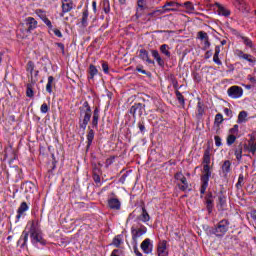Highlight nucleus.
I'll use <instances>...</instances> for the list:
<instances>
[{
	"mask_svg": "<svg viewBox=\"0 0 256 256\" xmlns=\"http://www.w3.org/2000/svg\"><path fill=\"white\" fill-rule=\"evenodd\" d=\"M108 207L110 209H114L115 211H119L121 209V201L117 198H111L108 200Z\"/></svg>",
	"mask_w": 256,
	"mask_h": 256,
	"instance_id": "dca6fc26",
	"label": "nucleus"
},
{
	"mask_svg": "<svg viewBox=\"0 0 256 256\" xmlns=\"http://www.w3.org/2000/svg\"><path fill=\"white\" fill-rule=\"evenodd\" d=\"M20 241H23L22 243L23 246L27 245V241H29V232L23 231Z\"/></svg>",
	"mask_w": 256,
	"mask_h": 256,
	"instance_id": "f704fd0d",
	"label": "nucleus"
},
{
	"mask_svg": "<svg viewBox=\"0 0 256 256\" xmlns=\"http://www.w3.org/2000/svg\"><path fill=\"white\" fill-rule=\"evenodd\" d=\"M22 189H24L25 193H35L37 191V187L32 182L24 183Z\"/></svg>",
	"mask_w": 256,
	"mask_h": 256,
	"instance_id": "6ab92c4d",
	"label": "nucleus"
},
{
	"mask_svg": "<svg viewBox=\"0 0 256 256\" xmlns=\"http://www.w3.org/2000/svg\"><path fill=\"white\" fill-rule=\"evenodd\" d=\"M221 53V47L220 46H216L215 47V53L214 55H219Z\"/></svg>",
	"mask_w": 256,
	"mask_h": 256,
	"instance_id": "13d9d810",
	"label": "nucleus"
},
{
	"mask_svg": "<svg viewBox=\"0 0 256 256\" xmlns=\"http://www.w3.org/2000/svg\"><path fill=\"white\" fill-rule=\"evenodd\" d=\"M230 135H239V125L235 124L230 130H229Z\"/></svg>",
	"mask_w": 256,
	"mask_h": 256,
	"instance_id": "58836bf2",
	"label": "nucleus"
},
{
	"mask_svg": "<svg viewBox=\"0 0 256 256\" xmlns=\"http://www.w3.org/2000/svg\"><path fill=\"white\" fill-rule=\"evenodd\" d=\"M234 155L237 159V161H241L242 157H243V148L241 146H238V148H236Z\"/></svg>",
	"mask_w": 256,
	"mask_h": 256,
	"instance_id": "2f4dec72",
	"label": "nucleus"
},
{
	"mask_svg": "<svg viewBox=\"0 0 256 256\" xmlns=\"http://www.w3.org/2000/svg\"><path fill=\"white\" fill-rule=\"evenodd\" d=\"M160 51L166 57H171V52L169 51V46L167 44H163L162 46H160Z\"/></svg>",
	"mask_w": 256,
	"mask_h": 256,
	"instance_id": "c85d7f7f",
	"label": "nucleus"
},
{
	"mask_svg": "<svg viewBox=\"0 0 256 256\" xmlns=\"http://www.w3.org/2000/svg\"><path fill=\"white\" fill-rule=\"evenodd\" d=\"M221 45H227V40H222Z\"/></svg>",
	"mask_w": 256,
	"mask_h": 256,
	"instance_id": "774afa93",
	"label": "nucleus"
},
{
	"mask_svg": "<svg viewBox=\"0 0 256 256\" xmlns=\"http://www.w3.org/2000/svg\"><path fill=\"white\" fill-rule=\"evenodd\" d=\"M244 149L246 151H248L249 153H252V155H255V153H256V133L250 135L248 144L244 146Z\"/></svg>",
	"mask_w": 256,
	"mask_h": 256,
	"instance_id": "39448f33",
	"label": "nucleus"
},
{
	"mask_svg": "<svg viewBox=\"0 0 256 256\" xmlns=\"http://www.w3.org/2000/svg\"><path fill=\"white\" fill-rule=\"evenodd\" d=\"M73 9V0H62V13L60 17H63L65 13H69Z\"/></svg>",
	"mask_w": 256,
	"mask_h": 256,
	"instance_id": "9b49d317",
	"label": "nucleus"
},
{
	"mask_svg": "<svg viewBox=\"0 0 256 256\" xmlns=\"http://www.w3.org/2000/svg\"><path fill=\"white\" fill-rule=\"evenodd\" d=\"M26 71H27V73H29L31 81L33 83H37V75H39V71H35V63H33V61H29L27 63ZM33 72H34V74H33Z\"/></svg>",
	"mask_w": 256,
	"mask_h": 256,
	"instance_id": "20e7f679",
	"label": "nucleus"
},
{
	"mask_svg": "<svg viewBox=\"0 0 256 256\" xmlns=\"http://www.w3.org/2000/svg\"><path fill=\"white\" fill-rule=\"evenodd\" d=\"M102 69H103L104 73H109V64H107L106 62H103Z\"/></svg>",
	"mask_w": 256,
	"mask_h": 256,
	"instance_id": "603ef678",
	"label": "nucleus"
},
{
	"mask_svg": "<svg viewBox=\"0 0 256 256\" xmlns=\"http://www.w3.org/2000/svg\"><path fill=\"white\" fill-rule=\"evenodd\" d=\"M87 19H89V11L85 10L82 13L81 22L78 23L79 27H82V29H85V27H87V25H89V23L87 22Z\"/></svg>",
	"mask_w": 256,
	"mask_h": 256,
	"instance_id": "5701e85b",
	"label": "nucleus"
},
{
	"mask_svg": "<svg viewBox=\"0 0 256 256\" xmlns=\"http://www.w3.org/2000/svg\"><path fill=\"white\" fill-rule=\"evenodd\" d=\"M26 25L28 26V31H33V29H37V20L33 17L26 18Z\"/></svg>",
	"mask_w": 256,
	"mask_h": 256,
	"instance_id": "4be33fe9",
	"label": "nucleus"
},
{
	"mask_svg": "<svg viewBox=\"0 0 256 256\" xmlns=\"http://www.w3.org/2000/svg\"><path fill=\"white\" fill-rule=\"evenodd\" d=\"M175 180L180 181V183H182L179 185V189L181 191H187V189H189V183L187 182V178H185V175H183V173L181 172L176 173Z\"/></svg>",
	"mask_w": 256,
	"mask_h": 256,
	"instance_id": "423d86ee",
	"label": "nucleus"
},
{
	"mask_svg": "<svg viewBox=\"0 0 256 256\" xmlns=\"http://www.w3.org/2000/svg\"><path fill=\"white\" fill-rule=\"evenodd\" d=\"M138 127H139V129H140L141 132L145 131V125L139 123V124H138Z\"/></svg>",
	"mask_w": 256,
	"mask_h": 256,
	"instance_id": "e2e57ef3",
	"label": "nucleus"
},
{
	"mask_svg": "<svg viewBox=\"0 0 256 256\" xmlns=\"http://www.w3.org/2000/svg\"><path fill=\"white\" fill-rule=\"evenodd\" d=\"M223 121H224L223 114H221V113L216 114L215 119H214V125L219 127V125H221V123H223Z\"/></svg>",
	"mask_w": 256,
	"mask_h": 256,
	"instance_id": "473e14b6",
	"label": "nucleus"
},
{
	"mask_svg": "<svg viewBox=\"0 0 256 256\" xmlns=\"http://www.w3.org/2000/svg\"><path fill=\"white\" fill-rule=\"evenodd\" d=\"M203 171L201 182L202 186L200 189V193L203 195L205 191H207V187H209V177H211V150L207 149L203 155Z\"/></svg>",
	"mask_w": 256,
	"mask_h": 256,
	"instance_id": "f257e3e1",
	"label": "nucleus"
},
{
	"mask_svg": "<svg viewBox=\"0 0 256 256\" xmlns=\"http://www.w3.org/2000/svg\"><path fill=\"white\" fill-rule=\"evenodd\" d=\"M30 237L32 239V243H43V237H41V232L37 229L35 222H31L30 224Z\"/></svg>",
	"mask_w": 256,
	"mask_h": 256,
	"instance_id": "7ed1b4c3",
	"label": "nucleus"
},
{
	"mask_svg": "<svg viewBox=\"0 0 256 256\" xmlns=\"http://www.w3.org/2000/svg\"><path fill=\"white\" fill-rule=\"evenodd\" d=\"M27 97H33V89L28 86L27 91H26Z\"/></svg>",
	"mask_w": 256,
	"mask_h": 256,
	"instance_id": "5fc2aeb1",
	"label": "nucleus"
},
{
	"mask_svg": "<svg viewBox=\"0 0 256 256\" xmlns=\"http://www.w3.org/2000/svg\"><path fill=\"white\" fill-rule=\"evenodd\" d=\"M92 7H93L94 13H97V2L93 1L92 2Z\"/></svg>",
	"mask_w": 256,
	"mask_h": 256,
	"instance_id": "680f3d73",
	"label": "nucleus"
},
{
	"mask_svg": "<svg viewBox=\"0 0 256 256\" xmlns=\"http://www.w3.org/2000/svg\"><path fill=\"white\" fill-rule=\"evenodd\" d=\"M243 181H244L243 174H240L239 178H238V182L236 184V187H243Z\"/></svg>",
	"mask_w": 256,
	"mask_h": 256,
	"instance_id": "49530a36",
	"label": "nucleus"
},
{
	"mask_svg": "<svg viewBox=\"0 0 256 256\" xmlns=\"http://www.w3.org/2000/svg\"><path fill=\"white\" fill-rule=\"evenodd\" d=\"M228 95L229 97H232V99H239V97L243 96V88L232 86L228 89Z\"/></svg>",
	"mask_w": 256,
	"mask_h": 256,
	"instance_id": "0eeeda50",
	"label": "nucleus"
},
{
	"mask_svg": "<svg viewBox=\"0 0 256 256\" xmlns=\"http://www.w3.org/2000/svg\"><path fill=\"white\" fill-rule=\"evenodd\" d=\"M181 4L177 2H166L161 8L155 10L152 15H163L165 13H170V11H179Z\"/></svg>",
	"mask_w": 256,
	"mask_h": 256,
	"instance_id": "f03ea898",
	"label": "nucleus"
},
{
	"mask_svg": "<svg viewBox=\"0 0 256 256\" xmlns=\"http://www.w3.org/2000/svg\"><path fill=\"white\" fill-rule=\"evenodd\" d=\"M218 201V207L220 209H223V207L225 206V197L219 196Z\"/></svg>",
	"mask_w": 256,
	"mask_h": 256,
	"instance_id": "c03bdc74",
	"label": "nucleus"
},
{
	"mask_svg": "<svg viewBox=\"0 0 256 256\" xmlns=\"http://www.w3.org/2000/svg\"><path fill=\"white\" fill-rule=\"evenodd\" d=\"M29 211V205H27L26 202H22L17 210V216L16 218L18 220L21 219V217H23V215H25V212Z\"/></svg>",
	"mask_w": 256,
	"mask_h": 256,
	"instance_id": "2eb2a0df",
	"label": "nucleus"
},
{
	"mask_svg": "<svg viewBox=\"0 0 256 256\" xmlns=\"http://www.w3.org/2000/svg\"><path fill=\"white\" fill-rule=\"evenodd\" d=\"M53 87H55V78L53 76H49L46 84L47 93H53Z\"/></svg>",
	"mask_w": 256,
	"mask_h": 256,
	"instance_id": "b1692460",
	"label": "nucleus"
},
{
	"mask_svg": "<svg viewBox=\"0 0 256 256\" xmlns=\"http://www.w3.org/2000/svg\"><path fill=\"white\" fill-rule=\"evenodd\" d=\"M210 56H211V52L210 51L206 52V58L209 59Z\"/></svg>",
	"mask_w": 256,
	"mask_h": 256,
	"instance_id": "338daca9",
	"label": "nucleus"
},
{
	"mask_svg": "<svg viewBox=\"0 0 256 256\" xmlns=\"http://www.w3.org/2000/svg\"><path fill=\"white\" fill-rule=\"evenodd\" d=\"M184 7L187 9L188 13H191V11H193V9H195L191 2H185L184 3Z\"/></svg>",
	"mask_w": 256,
	"mask_h": 256,
	"instance_id": "37998d69",
	"label": "nucleus"
},
{
	"mask_svg": "<svg viewBox=\"0 0 256 256\" xmlns=\"http://www.w3.org/2000/svg\"><path fill=\"white\" fill-rule=\"evenodd\" d=\"M137 5H138L137 11H143L146 5L145 0H138Z\"/></svg>",
	"mask_w": 256,
	"mask_h": 256,
	"instance_id": "79ce46f5",
	"label": "nucleus"
},
{
	"mask_svg": "<svg viewBox=\"0 0 256 256\" xmlns=\"http://www.w3.org/2000/svg\"><path fill=\"white\" fill-rule=\"evenodd\" d=\"M248 80L250 81V83H253V85H255V83H256V78L255 77L249 75Z\"/></svg>",
	"mask_w": 256,
	"mask_h": 256,
	"instance_id": "4d7b16f0",
	"label": "nucleus"
},
{
	"mask_svg": "<svg viewBox=\"0 0 256 256\" xmlns=\"http://www.w3.org/2000/svg\"><path fill=\"white\" fill-rule=\"evenodd\" d=\"M136 71H138V73H142L143 75H147V71H145L139 67L136 68Z\"/></svg>",
	"mask_w": 256,
	"mask_h": 256,
	"instance_id": "bf43d9fd",
	"label": "nucleus"
},
{
	"mask_svg": "<svg viewBox=\"0 0 256 256\" xmlns=\"http://www.w3.org/2000/svg\"><path fill=\"white\" fill-rule=\"evenodd\" d=\"M119 255H121V250L115 249L112 251L110 256H119Z\"/></svg>",
	"mask_w": 256,
	"mask_h": 256,
	"instance_id": "6e6d98bb",
	"label": "nucleus"
},
{
	"mask_svg": "<svg viewBox=\"0 0 256 256\" xmlns=\"http://www.w3.org/2000/svg\"><path fill=\"white\" fill-rule=\"evenodd\" d=\"M132 236L134 237V239H137L139 237H142V235H145V233H147V227L141 225L138 228H134L132 227Z\"/></svg>",
	"mask_w": 256,
	"mask_h": 256,
	"instance_id": "f8f14e48",
	"label": "nucleus"
},
{
	"mask_svg": "<svg viewBox=\"0 0 256 256\" xmlns=\"http://www.w3.org/2000/svg\"><path fill=\"white\" fill-rule=\"evenodd\" d=\"M141 109H143L141 104H135L130 108V114L137 115V113H139V115H141Z\"/></svg>",
	"mask_w": 256,
	"mask_h": 256,
	"instance_id": "bb28decb",
	"label": "nucleus"
},
{
	"mask_svg": "<svg viewBox=\"0 0 256 256\" xmlns=\"http://www.w3.org/2000/svg\"><path fill=\"white\" fill-rule=\"evenodd\" d=\"M57 47H59V49H61L62 52L65 51V45H63V43H57Z\"/></svg>",
	"mask_w": 256,
	"mask_h": 256,
	"instance_id": "052dcab7",
	"label": "nucleus"
},
{
	"mask_svg": "<svg viewBox=\"0 0 256 256\" xmlns=\"http://www.w3.org/2000/svg\"><path fill=\"white\" fill-rule=\"evenodd\" d=\"M224 113H225V116L229 117L230 119H231V117H233V111H231V109H229V108H225Z\"/></svg>",
	"mask_w": 256,
	"mask_h": 256,
	"instance_id": "8fccbe9b",
	"label": "nucleus"
},
{
	"mask_svg": "<svg viewBox=\"0 0 256 256\" xmlns=\"http://www.w3.org/2000/svg\"><path fill=\"white\" fill-rule=\"evenodd\" d=\"M152 56L154 57V59H156L158 65H160V67H163L165 65V61L162 60L161 55H159V51L152 50Z\"/></svg>",
	"mask_w": 256,
	"mask_h": 256,
	"instance_id": "a878e982",
	"label": "nucleus"
},
{
	"mask_svg": "<svg viewBox=\"0 0 256 256\" xmlns=\"http://www.w3.org/2000/svg\"><path fill=\"white\" fill-rule=\"evenodd\" d=\"M236 57H239L240 59H245L249 63H255V57L251 56L250 54H246L241 50H235Z\"/></svg>",
	"mask_w": 256,
	"mask_h": 256,
	"instance_id": "ddd939ff",
	"label": "nucleus"
},
{
	"mask_svg": "<svg viewBox=\"0 0 256 256\" xmlns=\"http://www.w3.org/2000/svg\"><path fill=\"white\" fill-rule=\"evenodd\" d=\"M214 141H215L216 147H221V145H222V143H221V137L215 136V137H214Z\"/></svg>",
	"mask_w": 256,
	"mask_h": 256,
	"instance_id": "3c124183",
	"label": "nucleus"
},
{
	"mask_svg": "<svg viewBox=\"0 0 256 256\" xmlns=\"http://www.w3.org/2000/svg\"><path fill=\"white\" fill-rule=\"evenodd\" d=\"M221 171H222L223 177H227V175H229V172L231 171V161L229 160L224 161L221 166Z\"/></svg>",
	"mask_w": 256,
	"mask_h": 256,
	"instance_id": "a211bd4d",
	"label": "nucleus"
},
{
	"mask_svg": "<svg viewBox=\"0 0 256 256\" xmlns=\"http://www.w3.org/2000/svg\"><path fill=\"white\" fill-rule=\"evenodd\" d=\"M226 231H229V221L222 220L216 227V233H220L219 235H225Z\"/></svg>",
	"mask_w": 256,
	"mask_h": 256,
	"instance_id": "6e6552de",
	"label": "nucleus"
},
{
	"mask_svg": "<svg viewBox=\"0 0 256 256\" xmlns=\"http://www.w3.org/2000/svg\"><path fill=\"white\" fill-rule=\"evenodd\" d=\"M54 35H56V37H63V34L61 33V30L59 29H52Z\"/></svg>",
	"mask_w": 256,
	"mask_h": 256,
	"instance_id": "864d4df0",
	"label": "nucleus"
},
{
	"mask_svg": "<svg viewBox=\"0 0 256 256\" xmlns=\"http://www.w3.org/2000/svg\"><path fill=\"white\" fill-rule=\"evenodd\" d=\"M216 7L218 8V15H222L223 17H229L231 15V10L225 8L219 3H216Z\"/></svg>",
	"mask_w": 256,
	"mask_h": 256,
	"instance_id": "aec40b11",
	"label": "nucleus"
},
{
	"mask_svg": "<svg viewBox=\"0 0 256 256\" xmlns=\"http://www.w3.org/2000/svg\"><path fill=\"white\" fill-rule=\"evenodd\" d=\"M206 205L209 213H211V211L213 210V198L211 196L207 198Z\"/></svg>",
	"mask_w": 256,
	"mask_h": 256,
	"instance_id": "4c0bfd02",
	"label": "nucleus"
},
{
	"mask_svg": "<svg viewBox=\"0 0 256 256\" xmlns=\"http://www.w3.org/2000/svg\"><path fill=\"white\" fill-rule=\"evenodd\" d=\"M143 253H146V255H149V253H152L153 251V243H151V239L146 238L140 245Z\"/></svg>",
	"mask_w": 256,
	"mask_h": 256,
	"instance_id": "1a4fd4ad",
	"label": "nucleus"
},
{
	"mask_svg": "<svg viewBox=\"0 0 256 256\" xmlns=\"http://www.w3.org/2000/svg\"><path fill=\"white\" fill-rule=\"evenodd\" d=\"M91 121V108H87L84 114L83 122L80 124L82 129H87V125Z\"/></svg>",
	"mask_w": 256,
	"mask_h": 256,
	"instance_id": "4468645a",
	"label": "nucleus"
},
{
	"mask_svg": "<svg viewBox=\"0 0 256 256\" xmlns=\"http://www.w3.org/2000/svg\"><path fill=\"white\" fill-rule=\"evenodd\" d=\"M135 254H136L137 256H143V254H141V252H139V250H135Z\"/></svg>",
	"mask_w": 256,
	"mask_h": 256,
	"instance_id": "69168bd1",
	"label": "nucleus"
},
{
	"mask_svg": "<svg viewBox=\"0 0 256 256\" xmlns=\"http://www.w3.org/2000/svg\"><path fill=\"white\" fill-rule=\"evenodd\" d=\"M237 141V136L234 134H229L227 137V145H233Z\"/></svg>",
	"mask_w": 256,
	"mask_h": 256,
	"instance_id": "e433bc0d",
	"label": "nucleus"
},
{
	"mask_svg": "<svg viewBox=\"0 0 256 256\" xmlns=\"http://www.w3.org/2000/svg\"><path fill=\"white\" fill-rule=\"evenodd\" d=\"M142 223H147L148 221H151V216H149V212H147V209L145 207H142V213L138 217Z\"/></svg>",
	"mask_w": 256,
	"mask_h": 256,
	"instance_id": "412c9836",
	"label": "nucleus"
},
{
	"mask_svg": "<svg viewBox=\"0 0 256 256\" xmlns=\"http://www.w3.org/2000/svg\"><path fill=\"white\" fill-rule=\"evenodd\" d=\"M176 97L181 105H185V98L183 97V94H181V92L176 91Z\"/></svg>",
	"mask_w": 256,
	"mask_h": 256,
	"instance_id": "a19ab883",
	"label": "nucleus"
},
{
	"mask_svg": "<svg viewBox=\"0 0 256 256\" xmlns=\"http://www.w3.org/2000/svg\"><path fill=\"white\" fill-rule=\"evenodd\" d=\"M93 139H95V132L93 129H89L87 134L88 147L91 146V143H93Z\"/></svg>",
	"mask_w": 256,
	"mask_h": 256,
	"instance_id": "7c9ffc66",
	"label": "nucleus"
},
{
	"mask_svg": "<svg viewBox=\"0 0 256 256\" xmlns=\"http://www.w3.org/2000/svg\"><path fill=\"white\" fill-rule=\"evenodd\" d=\"M213 61H214V63H216V65H222V62L219 59V54H214Z\"/></svg>",
	"mask_w": 256,
	"mask_h": 256,
	"instance_id": "09e8293b",
	"label": "nucleus"
},
{
	"mask_svg": "<svg viewBox=\"0 0 256 256\" xmlns=\"http://www.w3.org/2000/svg\"><path fill=\"white\" fill-rule=\"evenodd\" d=\"M99 124V109L94 110L93 119H92V125L93 127H97Z\"/></svg>",
	"mask_w": 256,
	"mask_h": 256,
	"instance_id": "cd10ccee",
	"label": "nucleus"
},
{
	"mask_svg": "<svg viewBox=\"0 0 256 256\" xmlns=\"http://www.w3.org/2000/svg\"><path fill=\"white\" fill-rule=\"evenodd\" d=\"M197 35H198V39H200L201 41H205L209 39V35H207V32L200 31L198 32Z\"/></svg>",
	"mask_w": 256,
	"mask_h": 256,
	"instance_id": "ea45409f",
	"label": "nucleus"
},
{
	"mask_svg": "<svg viewBox=\"0 0 256 256\" xmlns=\"http://www.w3.org/2000/svg\"><path fill=\"white\" fill-rule=\"evenodd\" d=\"M41 113H48L49 112V105L47 103H43L40 107Z\"/></svg>",
	"mask_w": 256,
	"mask_h": 256,
	"instance_id": "a18cd8bd",
	"label": "nucleus"
},
{
	"mask_svg": "<svg viewBox=\"0 0 256 256\" xmlns=\"http://www.w3.org/2000/svg\"><path fill=\"white\" fill-rule=\"evenodd\" d=\"M138 57L142 59V61H147L149 65H153L155 63L153 60L149 58V52L145 49L139 50Z\"/></svg>",
	"mask_w": 256,
	"mask_h": 256,
	"instance_id": "f3484780",
	"label": "nucleus"
},
{
	"mask_svg": "<svg viewBox=\"0 0 256 256\" xmlns=\"http://www.w3.org/2000/svg\"><path fill=\"white\" fill-rule=\"evenodd\" d=\"M247 122V112L241 111L238 115L237 123H245Z\"/></svg>",
	"mask_w": 256,
	"mask_h": 256,
	"instance_id": "c756f323",
	"label": "nucleus"
},
{
	"mask_svg": "<svg viewBox=\"0 0 256 256\" xmlns=\"http://www.w3.org/2000/svg\"><path fill=\"white\" fill-rule=\"evenodd\" d=\"M241 39H242L244 45H246V47L253 49V41H251V39H249L248 37H245V36H241Z\"/></svg>",
	"mask_w": 256,
	"mask_h": 256,
	"instance_id": "72a5a7b5",
	"label": "nucleus"
},
{
	"mask_svg": "<svg viewBox=\"0 0 256 256\" xmlns=\"http://www.w3.org/2000/svg\"><path fill=\"white\" fill-rule=\"evenodd\" d=\"M97 73H99V70L97 69V67H95V65L93 64H90L88 68V74H89L88 79H94Z\"/></svg>",
	"mask_w": 256,
	"mask_h": 256,
	"instance_id": "393cba45",
	"label": "nucleus"
},
{
	"mask_svg": "<svg viewBox=\"0 0 256 256\" xmlns=\"http://www.w3.org/2000/svg\"><path fill=\"white\" fill-rule=\"evenodd\" d=\"M157 253L158 256H169V250H167V241L163 240L159 242Z\"/></svg>",
	"mask_w": 256,
	"mask_h": 256,
	"instance_id": "9d476101",
	"label": "nucleus"
},
{
	"mask_svg": "<svg viewBox=\"0 0 256 256\" xmlns=\"http://www.w3.org/2000/svg\"><path fill=\"white\" fill-rule=\"evenodd\" d=\"M43 22L45 23V25H47V27H49V29H53V24H51V20H49V18L44 17Z\"/></svg>",
	"mask_w": 256,
	"mask_h": 256,
	"instance_id": "de8ad7c7",
	"label": "nucleus"
},
{
	"mask_svg": "<svg viewBox=\"0 0 256 256\" xmlns=\"http://www.w3.org/2000/svg\"><path fill=\"white\" fill-rule=\"evenodd\" d=\"M121 243H123V239H121V236H116L112 241V245H114V247H120Z\"/></svg>",
	"mask_w": 256,
	"mask_h": 256,
	"instance_id": "c9c22d12",
	"label": "nucleus"
},
{
	"mask_svg": "<svg viewBox=\"0 0 256 256\" xmlns=\"http://www.w3.org/2000/svg\"><path fill=\"white\" fill-rule=\"evenodd\" d=\"M204 45L206 48L211 46V43H209V39L204 40Z\"/></svg>",
	"mask_w": 256,
	"mask_h": 256,
	"instance_id": "0e129e2a",
	"label": "nucleus"
}]
</instances>
